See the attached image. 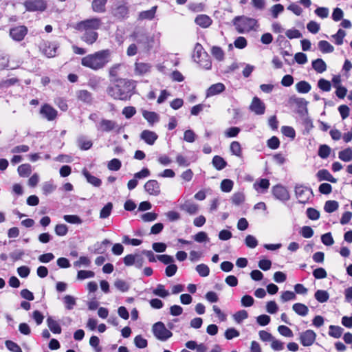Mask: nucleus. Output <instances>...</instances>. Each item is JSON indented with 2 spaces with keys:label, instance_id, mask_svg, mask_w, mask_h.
I'll return each mask as SVG.
<instances>
[{
  "label": "nucleus",
  "instance_id": "nucleus-43",
  "mask_svg": "<svg viewBox=\"0 0 352 352\" xmlns=\"http://www.w3.org/2000/svg\"><path fill=\"white\" fill-rule=\"evenodd\" d=\"M315 298L320 303L327 302L329 298L328 292L325 290L318 289L315 292Z\"/></svg>",
  "mask_w": 352,
  "mask_h": 352
},
{
  "label": "nucleus",
  "instance_id": "nucleus-30",
  "mask_svg": "<svg viewBox=\"0 0 352 352\" xmlns=\"http://www.w3.org/2000/svg\"><path fill=\"white\" fill-rule=\"evenodd\" d=\"M107 0H93L91 8L94 12L103 13L106 11Z\"/></svg>",
  "mask_w": 352,
  "mask_h": 352
},
{
  "label": "nucleus",
  "instance_id": "nucleus-36",
  "mask_svg": "<svg viewBox=\"0 0 352 352\" xmlns=\"http://www.w3.org/2000/svg\"><path fill=\"white\" fill-rule=\"evenodd\" d=\"M78 147L83 151H87L91 148L93 143L91 140H87L84 136H80L77 140Z\"/></svg>",
  "mask_w": 352,
  "mask_h": 352
},
{
  "label": "nucleus",
  "instance_id": "nucleus-34",
  "mask_svg": "<svg viewBox=\"0 0 352 352\" xmlns=\"http://www.w3.org/2000/svg\"><path fill=\"white\" fill-rule=\"evenodd\" d=\"M292 309L296 314L300 316H305L308 314L309 312L308 307L305 305L300 302L294 304Z\"/></svg>",
  "mask_w": 352,
  "mask_h": 352
},
{
  "label": "nucleus",
  "instance_id": "nucleus-32",
  "mask_svg": "<svg viewBox=\"0 0 352 352\" xmlns=\"http://www.w3.org/2000/svg\"><path fill=\"white\" fill-rule=\"evenodd\" d=\"M212 164L217 170H223L228 165L226 161L219 155H214L213 157Z\"/></svg>",
  "mask_w": 352,
  "mask_h": 352
},
{
  "label": "nucleus",
  "instance_id": "nucleus-18",
  "mask_svg": "<svg viewBox=\"0 0 352 352\" xmlns=\"http://www.w3.org/2000/svg\"><path fill=\"white\" fill-rule=\"evenodd\" d=\"M151 68L150 63L136 61L134 64V73L136 76H144L148 74Z\"/></svg>",
  "mask_w": 352,
  "mask_h": 352
},
{
  "label": "nucleus",
  "instance_id": "nucleus-26",
  "mask_svg": "<svg viewBox=\"0 0 352 352\" xmlns=\"http://www.w3.org/2000/svg\"><path fill=\"white\" fill-rule=\"evenodd\" d=\"M82 173L87 182L95 187H100L102 184L100 179L92 175L86 168L82 169Z\"/></svg>",
  "mask_w": 352,
  "mask_h": 352
},
{
  "label": "nucleus",
  "instance_id": "nucleus-45",
  "mask_svg": "<svg viewBox=\"0 0 352 352\" xmlns=\"http://www.w3.org/2000/svg\"><path fill=\"white\" fill-rule=\"evenodd\" d=\"M65 307L68 310H72L76 304V298L71 295H66L63 298Z\"/></svg>",
  "mask_w": 352,
  "mask_h": 352
},
{
  "label": "nucleus",
  "instance_id": "nucleus-55",
  "mask_svg": "<svg viewBox=\"0 0 352 352\" xmlns=\"http://www.w3.org/2000/svg\"><path fill=\"white\" fill-rule=\"evenodd\" d=\"M196 271L201 277H206L210 274V269L206 264H199L196 267Z\"/></svg>",
  "mask_w": 352,
  "mask_h": 352
},
{
  "label": "nucleus",
  "instance_id": "nucleus-60",
  "mask_svg": "<svg viewBox=\"0 0 352 352\" xmlns=\"http://www.w3.org/2000/svg\"><path fill=\"white\" fill-rule=\"evenodd\" d=\"M245 244L250 248H255L258 245V241L255 236L248 234L245 239Z\"/></svg>",
  "mask_w": 352,
  "mask_h": 352
},
{
  "label": "nucleus",
  "instance_id": "nucleus-6",
  "mask_svg": "<svg viewBox=\"0 0 352 352\" xmlns=\"http://www.w3.org/2000/svg\"><path fill=\"white\" fill-rule=\"evenodd\" d=\"M102 22L98 17H93L78 22L74 28L79 31L94 30L96 31L100 28Z\"/></svg>",
  "mask_w": 352,
  "mask_h": 352
},
{
  "label": "nucleus",
  "instance_id": "nucleus-9",
  "mask_svg": "<svg viewBox=\"0 0 352 352\" xmlns=\"http://www.w3.org/2000/svg\"><path fill=\"white\" fill-rule=\"evenodd\" d=\"M59 45L56 42L43 41L39 44V50L47 58H52L56 55Z\"/></svg>",
  "mask_w": 352,
  "mask_h": 352
},
{
  "label": "nucleus",
  "instance_id": "nucleus-22",
  "mask_svg": "<svg viewBox=\"0 0 352 352\" xmlns=\"http://www.w3.org/2000/svg\"><path fill=\"white\" fill-rule=\"evenodd\" d=\"M82 32H83V34L81 36V40L88 45L94 44L98 38V34L96 31L87 30Z\"/></svg>",
  "mask_w": 352,
  "mask_h": 352
},
{
  "label": "nucleus",
  "instance_id": "nucleus-27",
  "mask_svg": "<svg viewBox=\"0 0 352 352\" xmlns=\"http://www.w3.org/2000/svg\"><path fill=\"white\" fill-rule=\"evenodd\" d=\"M317 178L319 181H328L331 183H336L337 179L327 169H322L318 171L316 174Z\"/></svg>",
  "mask_w": 352,
  "mask_h": 352
},
{
  "label": "nucleus",
  "instance_id": "nucleus-16",
  "mask_svg": "<svg viewBox=\"0 0 352 352\" xmlns=\"http://www.w3.org/2000/svg\"><path fill=\"white\" fill-rule=\"evenodd\" d=\"M250 109L256 115H263L265 113V105L259 98L255 96L252 99Z\"/></svg>",
  "mask_w": 352,
  "mask_h": 352
},
{
  "label": "nucleus",
  "instance_id": "nucleus-3",
  "mask_svg": "<svg viewBox=\"0 0 352 352\" xmlns=\"http://www.w3.org/2000/svg\"><path fill=\"white\" fill-rule=\"evenodd\" d=\"M139 45L140 48L145 52H148L155 46L159 44L154 35H150L144 32H134L131 36Z\"/></svg>",
  "mask_w": 352,
  "mask_h": 352
},
{
  "label": "nucleus",
  "instance_id": "nucleus-58",
  "mask_svg": "<svg viewBox=\"0 0 352 352\" xmlns=\"http://www.w3.org/2000/svg\"><path fill=\"white\" fill-rule=\"evenodd\" d=\"M330 153H331V148L329 146H327L326 144H323L319 147L318 155L322 159L327 158L329 156Z\"/></svg>",
  "mask_w": 352,
  "mask_h": 352
},
{
  "label": "nucleus",
  "instance_id": "nucleus-5",
  "mask_svg": "<svg viewBox=\"0 0 352 352\" xmlns=\"http://www.w3.org/2000/svg\"><path fill=\"white\" fill-rule=\"evenodd\" d=\"M193 58L202 68L205 69H211L212 62L210 58L199 43H197L195 47Z\"/></svg>",
  "mask_w": 352,
  "mask_h": 352
},
{
  "label": "nucleus",
  "instance_id": "nucleus-57",
  "mask_svg": "<svg viewBox=\"0 0 352 352\" xmlns=\"http://www.w3.org/2000/svg\"><path fill=\"white\" fill-rule=\"evenodd\" d=\"M134 344L139 349H144L147 346L148 342L141 335H138L134 338Z\"/></svg>",
  "mask_w": 352,
  "mask_h": 352
},
{
  "label": "nucleus",
  "instance_id": "nucleus-37",
  "mask_svg": "<svg viewBox=\"0 0 352 352\" xmlns=\"http://www.w3.org/2000/svg\"><path fill=\"white\" fill-rule=\"evenodd\" d=\"M210 52L218 61H222L225 58V53L222 48L219 46H212Z\"/></svg>",
  "mask_w": 352,
  "mask_h": 352
},
{
  "label": "nucleus",
  "instance_id": "nucleus-20",
  "mask_svg": "<svg viewBox=\"0 0 352 352\" xmlns=\"http://www.w3.org/2000/svg\"><path fill=\"white\" fill-rule=\"evenodd\" d=\"M40 113L47 120L52 121L56 119L58 112L52 107L45 104L41 107Z\"/></svg>",
  "mask_w": 352,
  "mask_h": 352
},
{
  "label": "nucleus",
  "instance_id": "nucleus-23",
  "mask_svg": "<svg viewBox=\"0 0 352 352\" xmlns=\"http://www.w3.org/2000/svg\"><path fill=\"white\" fill-rule=\"evenodd\" d=\"M226 89L225 85L221 82H218L214 85H212L210 87L208 88L206 92V98H210L213 96L222 93Z\"/></svg>",
  "mask_w": 352,
  "mask_h": 352
},
{
  "label": "nucleus",
  "instance_id": "nucleus-1",
  "mask_svg": "<svg viewBox=\"0 0 352 352\" xmlns=\"http://www.w3.org/2000/svg\"><path fill=\"white\" fill-rule=\"evenodd\" d=\"M110 50H102L88 54L81 59V65L92 70L97 71L104 68L111 61Z\"/></svg>",
  "mask_w": 352,
  "mask_h": 352
},
{
  "label": "nucleus",
  "instance_id": "nucleus-4",
  "mask_svg": "<svg viewBox=\"0 0 352 352\" xmlns=\"http://www.w3.org/2000/svg\"><path fill=\"white\" fill-rule=\"evenodd\" d=\"M232 22L239 33L249 32L257 25V21L255 19L245 16H236Z\"/></svg>",
  "mask_w": 352,
  "mask_h": 352
},
{
  "label": "nucleus",
  "instance_id": "nucleus-38",
  "mask_svg": "<svg viewBox=\"0 0 352 352\" xmlns=\"http://www.w3.org/2000/svg\"><path fill=\"white\" fill-rule=\"evenodd\" d=\"M338 157L343 162H350L352 160V148H346L338 153Z\"/></svg>",
  "mask_w": 352,
  "mask_h": 352
},
{
  "label": "nucleus",
  "instance_id": "nucleus-59",
  "mask_svg": "<svg viewBox=\"0 0 352 352\" xmlns=\"http://www.w3.org/2000/svg\"><path fill=\"white\" fill-rule=\"evenodd\" d=\"M5 345L6 348L12 352H22L20 346L12 340H6Z\"/></svg>",
  "mask_w": 352,
  "mask_h": 352
},
{
  "label": "nucleus",
  "instance_id": "nucleus-39",
  "mask_svg": "<svg viewBox=\"0 0 352 352\" xmlns=\"http://www.w3.org/2000/svg\"><path fill=\"white\" fill-rule=\"evenodd\" d=\"M329 329V335L334 338H340L344 331L341 327L336 325H330Z\"/></svg>",
  "mask_w": 352,
  "mask_h": 352
},
{
  "label": "nucleus",
  "instance_id": "nucleus-64",
  "mask_svg": "<svg viewBox=\"0 0 352 352\" xmlns=\"http://www.w3.org/2000/svg\"><path fill=\"white\" fill-rule=\"evenodd\" d=\"M318 87L323 91H329L331 88V82L324 78L318 80Z\"/></svg>",
  "mask_w": 352,
  "mask_h": 352
},
{
  "label": "nucleus",
  "instance_id": "nucleus-14",
  "mask_svg": "<svg viewBox=\"0 0 352 352\" xmlns=\"http://www.w3.org/2000/svg\"><path fill=\"white\" fill-rule=\"evenodd\" d=\"M316 339V333L311 329L306 330L299 334V340L304 346H311Z\"/></svg>",
  "mask_w": 352,
  "mask_h": 352
},
{
  "label": "nucleus",
  "instance_id": "nucleus-29",
  "mask_svg": "<svg viewBox=\"0 0 352 352\" xmlns=\"http://www.w3.org/2000/svg\"><path fill=\"white\" fill-rule=\"evenodd\" d=\"M47 324L50 330L55 334H60L62 331L60 325L58 322L55 320L52 316L47 318Z\"/></svg>",
  "mask_w": 352,
  "mask_h": 352
},
{
  "label": "nucleus",
  "instance_id": "nucleus-7",
  "mask_svg": "<svg viewBox=\"0 0 352 352\" xmlns=\"http://www.w3.org/2000/svg\"><path fill=\"white\" fill-rule=\"evenodd\" d=\"M111 13L117 20L122 21L129 16V10L127 3L117 1L111 7Z\"/></svg>",
  "mask_w": 352,
  "mask_h": 352
},
{
  "label": "nucleus",
  "instance_id": "nucleus-42",
  "mask_svg": "<svg viewBox=\"0 0 352 352\" xmlns=\"http://www.w3.org/2000/svg\"><path fill=\"white\" fill-rule=\"evenodd\" d=\"M245 197L243 192H234L232 197L231 201L235 206H239L245 201Z\"/></svg>",
  "mask_w": 352,
  "mask_h": 352
},
{
  "label": "nucleus",
  "instance_id": "nucleus-21",
  "mask_svg": "<svg viewBox=\"0 0 352 352\" xmlns=\"http://www.w3.org/2000/svg\"><path fill=\"white\" fill-rule=\"evenodd\" d=\"M158 135L154 131L144 130L140 134V138L148 145H153L157 140Z\"/></svg>",
  "mask_w": 352,
  "mask_h": 352
},
{
  "label": "nucleus",
  "instance_id": "nucleus-46",
  "mask_svg": "<svg viewBox=\"0 0 352 352\" xmlns=\"http://www.w3.org/2000/svg\"><path fill=\"white\" fill-rule=\"evenodd\" d=\"M338 202L335 200H329L325 202L324 210L328 213H331L338 208Z\"/></svg>",
  "mask_w": 352,
  "mask_h": 352
},
{
  "label": "nucleus",
  "instance_id": "nucleus-54",
  "mask_svg": "<svg viewBox=\"0 0 352 352\" xmlns=\"http://www.w3.org/2000/svg\"><path fill=\"white\" fill-rule=\"evenodd\" d=\"M240 131H241V129L239 127L232 126V127L228 128L224 131V135L226 138H235L239 135Z\"/></svg>",
  "mask_w": 352,
  "mask_h": 352
},
{
  "label": "nucleus",
  "instance_id": "nucleus-8",
  "mask_svg": "<svg viewBox=\"0 0 352 352\" xmlns=\"http://www.w3.org/2000/svg\"><path fill=\"white\" fill-rule=\"evenodd\" d=\"M152 331L155 337L161 341H166L172 337L173 333L166 329L162 322H157L153 325Z\"/></svg>",
  "mask_w": 352,
  "mask_h": 352
},
{
  "label": "nucleus",
  "instance_id": "nucleus-63",
  "mask_svg": "<svg viewBox=\"0 0 352 352\" xmlns=\"http://www.w3.org/2000/svg\"><path fill=\"white\" fill-rule=\"evenodd\" d=\"M91 261L87 256H80L79 259L74 263V266L80 267L81 266L88 267L90 265Z\"/></svg>",
  "mask_w": 352,
  "mask_h": 352
},
{
  "label": "nucleus",
  "instance_id": "nucleus-17",
  "mask_svg": "<svg viewBox=\"0 0 352 352\" xmlns=\"http://www.w3.org/2000/svg\"><path fill=\"white\" fill-rule=\"evenodd\" d=\"M144 190L150 195L158 196L160 194V186L159 182L155 179L148 180L144 184Z\"/></svg>",
  "mask_w": 352,
  "mask_h": 352
},
{
  "label": "nucleus",
  "instance_id": "nucleus-2",
  "mask_svg": "<svg viewBox=\"0 0 352 352\" xmlns=\"http://www.w3.org/2000/svg\"><path fill=\"white\" fill-rule=\"evenodd\" d=\"M113 86L107 88V94L116 100H126L131 98L135 86L129 80L119 78L115 80Z\"/></svg>",
  "mask_w": 352,
  "mask_h": 352
},
{
  "label": "nucleus",
  "instance_id": "nucleus-11",
  "mask_svg": "<svg viewBox=\"0 0 352 352\" xmlns=\"http://www.w3.org/2000/svg\"><path fill=\"white\" fill-rule=\"evenodd\" d=\"M295 195L300 204H306L312 195V190L302 185H296L295 186Z\"/></svg>",
  "mask_w": 352,
  "mask_h": 352
},
{
  "label": "nucleus",
  "instance_id": "nucleus-41",
  "mask_svg": "<svg viewBox=\"0 0 352 352\" xmlns=\"http://www.w3.org/2000/svg\"><path fill=\"white\" fill-rule=\"evenodd\" d=\"M230 150L232 155L241 157L242 156V148L241 144L237 141H233L231 142L230 146Z\"/></svg>",
  "mask_w": 352,
  "mask_h": 352
},
{
  "label": "nucleus",
  "instance_id": "nucleus-62",
  "mask_svg": "<svg viewBox=\"0 0 352 352\" xmlns=\"http://www.w3.org/2000/svg\"><path fill=\"white\" fill-rule=\"evenodd\" d=\"M284 10V6L281 4L274 5L271 9L270 12L274 19H276L278 15Z\"/></svg>",
  "mask_w": 352,
  "mask_h": 352
},
{
  "label": "nucleus",
  "instance_id": "nucleus-53",
  "mask_svg": "<svg viewBox=\"0 0 352 352\" xmlns=\"http://www.w3.org/2000/svg\"><path fill=\"white\" fill-rule=\"evenodd\" d=\"M64 220L72 224H81L82 223V220L78 216L75 214H65L63 216Z\"/></svg>",
  "mask_w": 352,
  "mask_h": 352
},
{
  "label": "nucleus",
  "instance_id": "nucleus-49",
  "mask_svg": "<svg viewBox=\"0 0 352 352\" xmlns=\"http://www.w3.org/2000/svg\"><path fill=\"white\" fill-rule=\"evenodd\" d=\"M18 173L21 177H28L31 173V166L28 164H23L18 167Z\"/></svg>",
  "mask_w": 352,
  "mask_h": 352
},
{
  "label": "nucleus",
  "instance_id": "nucleus-48",
  "mask_svg": "<svg viewBox=\"0 0 352 352\" xmlns=\"http://www.w3.org/2000/svg\"><path fill=\"white\" fill-rule=\"evenodd\" d=\"M114 286L122 292H126L130 288L129 284L122 279H116L114 282Z\"/></svg>",
  "mask_w": 352,
  "mask_h": 352
},
{
  "label": "nucleus",
  "instance_id": "nucleus-31",
  "mask_svg": "<svg viewBox=\"0 0 352 352\" xmlns=\"http://www.w3.org/2000/svg\"><path fill=\"white\" fill-rule=\"evenodd\" d=\"M142 116L145 120L151 124L158 122L160 120L159 115L154 111H143Z\"/></svg>",
  "mask_w": 352,
  "mask_h": 352
},
{
  "label": "nucleus",
  "instance_id": "nucleus-10",
  "mask_svg": "<svg viewBox=\"0 0 352 352\" xmlns=\"http://www.w3.org/2000/svg\"><path fill=\"white\" fill-rule=\"evenodd\" d=\"M96 127L97 130L101 133H109L113 131H120V127L118 126L117 122L112 120H108L102 118Z\"/></svg>",
  "mask_w": 352,
  "mask_h": 352
},
{
  "label": "nucleus",
  "instance_id": "nucleus-15",
  "mask_svg": "<svg viewBox=\"0 0 352 352\" xmlns=\"http://www.w3.org/2000/svg\"><path fill=\"white\" fill-rule=\"evenodd\" d=\"M27 34L28 28L25 25L14 27L10 30V35L11 38L16 41H21L23 40Z\"/></svg>",
  "mask_w": 352,
  "mask_h": 352
},
{
  "label": "nucleus",
  "instance_id": "nucleus-28",
  "mask_svg": "<svg viewBox=\"0 0 352 352\" xmlns=\"http://www.w3.org/2000/svg\"><path fill=\"white\" fill-rule=\"evenodd\" d=\"M157 6H153L150 10L140 12L138 14L139 20H152L155 18Z\"/></svg>",
  "mask_w": 352,
  "mask_h": 352
},
{
  "label": "nucleus",
  "instance_id": "nucleus-47",
  "mask_svg": "<svg viewBox=\"0 0 352 352\" xmlns=\"http://www.w3.org/2000/svg\"><path fill=\"white\" fill-rule=\"evenodd\" d=\"M153 294L155 296H158L161 298H166L169 295L168 290L165 289L164 285L158 284L155 289L153 291Z\"/></svg>",
  "mask_w": 352,
  "mask_h": 352
},
{
  "label": "nucleus",
  "instance_id": "nucleus-44",
  "mask_svg": "<svg viewBox=\"0 0 352 352\" xmlns=\"http://www.w3.org/2000/svg\"><path fill=\"white\" fill-rule=\"evenodd\" d=\"M296 90L298 93L307 94L311 90V85L309 82L302 80L296 85Z\"/></svg>",
  "mask_w": 352,
  "mask_h": 352
},
{
  "label": "nucleus",
  "instance_id": "nucleus-50",
  "mask_svg": "<svg viewBox=\"0 0 352 352\" xmlns=\"http://www.w3.org/2000/svg\"><path fill=\"white\" fill-rule=\"evenodd\" d=\"M113 209V204L111 202L107 203L100 210V218L106 219L109 217Z\"/></svg>",
  "mask_w": 352,
  "mask_h": 352
},
{
  "label": "nucleus",
  "instance_id": "nucleus-33",
  "mask_svg": "<svg viewBox=\"0 0 352 352\" xmlns=\"http://www.w3.org/2000/svg\"><path fill=\"white\" fill-rule=\"evenodd\" d=\"M313 69L319 74L323 73L327 70V65L322 58H317L312 61Z\"/></svg>",
  "mask_w": 352,
  "mask_h": 352
},
{
  "label": "nucleus",
  "instance_id": "nucleus-51",
  "mask_svg": "<svg viewBox=\"0 0 352 352\" xmlns=\"http://www.w3.org/2000/svg\"><path fill=\"white\" fill-rule=\"evenodd\" d=\"M234 186V182L230 179H225L221 182V190L224 192H230Z\"/></svg>",
  "mask_w": 352,
  "mask_h": 352
},
{
  "label": "nucleus",
  "instance_id": "nucleus-13",
  "mask_svg": "<svg viewBox=\"0 0 352 352\" xmlns=\"http://www.w3.org/2000/svg\"><path fill=\"white\" fill-rule=\"evenodd\" d=\"M25 10L29 12L44 11L47 4L44 0H27L23 3Z\"/></svg>",
  "mask_w": 352,
  "mask_h": 352
},
{
  "label": "nucleus",
  "instance_id": "nucleus-24",
  "mask_svg": "<svg viewBox=\"0 0 352 352\" xmlns=\"http://www.w3.org/2000/svg\"><path fill=\"white\" fill-rule=\"evenodd\" d=\"M270 185L267 179H260L254 184V188L259 193H265Z\"/></svg>",
  "mask_w": 352,
  "mask_h": 352
},
{
  "label": "nucleus",
  "instance_id": "nucleus-25",
  "mask_svg": "<svg viewBox=\"0 0 352 352\" xmlns=\"http://www.w3.org/2000/svg\"><path fill=\"white\" fill-rule=\"evenodd\" d=\"M195 22L202 28H207L212 24V20L206 14H199L195 18Z\"/></svg>",
  "mask_w": 352,
  "mask_h": 352
},
{
  "label": "nucleus",
  "instance_id": "nucleus-35",
  "mask_svg": "<svg viewBox=\"0 0 352 352\" xmlns=\"http://www.w3.org/2000/svg\"><path fill=\"white\" fill-rule=\"evenodd\" d=\"M77 97L78 100L87 104H91L93 100L92 94L87 90L79 91Z\"/></svg>",
  "mask_w": 352,
  "mask_h": 352
},
{
  "label": "nucleus",
  "instance_id": "nucleus-52",
  "mask_svg": "<svg viewBox=\"0 0 352 352\" xmlns=\"http://www.w3.org/2000/svg\"><path fill=\"white\" fill-rule=\"evenodd\" d=\"M346 36V32L344 30L342 29H339L336 34L331 36V37L334 39L335 43L337 45H340L343 43L344 38Z\"/></svg>",
  "mask_w": 352,
  "mask_h": 352
},
{
  "label": "nucleus",
  "instance_id": "nucleus-40",
  "mask_svg": "<svg viewBox=\"0 0 352 352\" xmlns=\"http://www.w3.org/2000/svg\"><path fill=\"white\" fill-rule=\"evenodd\" d=\"M319 50L322 53H331L334 50V47L327 41H320L318 44Z\"/></svg>",
  "mask_w": 352,
  "mask_h": 352
},
{
  "label": "nucleus",
  "instance_id": "nucleus-56",
  "mask_svg": "<svg viewBox=\"0 0 352 352\" xmlns=\"http://www.w3.org/2000/svg\"><path fill=\"white\" fill-rule=\"evenodd\" d=\"M121 166L122 163L120 160L116 158L110 160L107 164L108 169L112 171H117L120 170Z\"/></svg>",
  "mask_w": 352,
  "mask_h": 352
},
{
  "label": "nucleus",
  "instance_id": "nucleus-12",
  "mask_svg": "<svg viewBox=\"0 0 352 352\" xmlns=\"http://www.w3.org/2000/svg\"><path fill=\"white\" fill-rule=\"evenodd\" d=\"M272 193L276 199L282 202H286L290 199V195L285 187L280 184H277L272 187Z\"/></svg>",
  "mask_w": 352,
  "mask_h": 352
},
{
  "label": "nucleus",
  "instance_id": "nucleus-61",
  "mask_svg": "<svg viewBox=\"0 0 352 352\" xmlns=\"http://www.w3.org/2000/svg\"><path fill=\"white\" fill-rule=\"evenodd\" d=\"M248 314L245 310H240L239 311H236L233 315L234 320L237 323H241L243 320L248 318Z\"/></svg>",
  "mask_w": 352,
  "mask_h": 352
},
{
  "label": "nucleus",
  "instance_id": "nucleus-19",
  "mask_svg": "<svg viewBox=\"0 0 352 352\" xmlns=\"http://www.w3.org/2000/svg\"><path fill=\"white\" fill-rule=\"evenodd\" d=\"M179 209L190 215H195L199 212V207L198 204L190 200H186L184 203L179 205Z\"/></svg>",
  "mask_w": 352,
  "mask_h": 352
}]
</instances>
